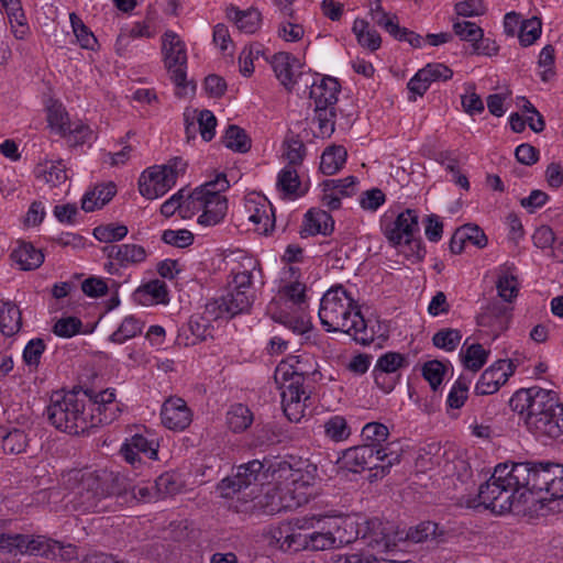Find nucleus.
<instances>
[{
  "instance_id": "21",
  "label": "nucleus",
  "mask_w": 563,
  "mask_h": 563,
  "mask_svg": "<svg viewBox=\"0 0 563 563\" xmlns=\"http://www.w3.org/2000/svg\"><path fill=\"white\" fill-rule=\"evenodd\" d=\"M516 364L511 360H498L487 367L475 385L477 395H493L504 386L516 372Z\"/></svg>"
},
{
  "instance_id": "19",
  "label": "nucleus",
  "mask_w": 563,
  "mask_h": 563,
  "mask_svg": "<svg viewBox=\"0 0 563 563\" xmlns=\"http://www.w3.org/2000/svg\"><path fill=\"white\" fill-rule=\"evenodd\" d=\"M84 472L88 477L87 485L93 486L101 500L112 496L124 495L130 489V481L120 472L108 468Z\"/></svg>"
},
{
  "instance_id": "42",
  "label": "nucleus",
  "mask_w": 563,
  "mask_h": 563,
  "mask_svg": "<svg viewBox=\"0 0 563 563\" xmlns=\"http://www.w3.org/2000/svg\"><path fill=\"white\" fill-rule=\"evenodd\" d=\"M36 175L38 178H43L45 183L49 184L52 187L64 184L68 178L66 166L62 161L40 164L36 167Z\"/></svg>"
},
{
  "instance_id": "45",
  "label": "nucleus",
  "mask_w": 563,
  "mask_h": 563,
  "mask_svg": "<svg viewBox=\"0 0 563 563\" xmlns=\"http://www.w3.org/2000/svg\"><path fill=\"white\" fill-rule=\"evenodd\" d=\"M222 142L225 147L240 153H245L251 148V139L245 131L238 125H230L223 137Z\"/></svg>"
},
{
  "instance_id": "63",
  "label": "nucleus",
  "mask_w": 563,
  "mask_h": 563,
  "mask_svg": "<svg viewBox=\"0 0 563 563\" xmlns=\"http://www.w3.org/2000/svg\"><path fill=\"white\" fill-rule=\"evenodd\" d=\"M154 488L159 498H165L169 495L178 493L180 489V484L174 474L164 473L156 478Z\"/></svg>"
},
{
  "instance_id": "34",
  "label": "nucleus",
  "mask_w": 563,
  "mask_h": 563,
  "mask_svg": "<svg viewBox=\"0 0 563 563\" xmlns=\"http://www.w3.org/2000/svg\"><path fill=\"white\" fill-rule=\"evenodd\" d=\"M115 192L117 187L113 183L96 186L93 190L86 192L82 197L81 208L86 212L100 209L113 198Z\"/></svg>"
},
{
  "instance_id": "12",
  "label": "nucleus",
  "mask_w": 563,
  "mask_h": 563,
  "mask_svg": "<svg viewBox=\"0 0 563 563\" xmlns=\"http://www.w3.org/2000/svg\"><path fill=\"white\" fill-rule=\"evenodd\" d=\"M353 541L362 539L364 543L377 553H384L397 547L404 541V531L396 530L394 523L383 521L379 518H372L357 523Z\"/></svg>"
},
{
  "instance_id": "54",
  "label": "nucleus",
  "mask_w": 563,
  "mask_h": 563,
  "mask_svg": "<svg viewBox=\"0 0 563 563\" xmlns=\"http://www.w3.org/2000/svg\"><path fill=\"white\" fill-rule=\"evenodd\" d=\"M407 365L408 362L405 355L397 352H387L378 357L374 367L385 373L398 375V369Z\"/></svg>"
},
{
  "instance_id": "2",
  "label": "nucleus",
  "mask_w": 563,
  "mask_h": 563,
  "mask_svg": "<svg viewBox=\"0 0 563 563\" xmlns=\"http://www.w3.org/2000/svg\"><path fill=\"white\" fill-rule=\"evenodd\" d=\"M509 406L537 439L547 441L563 435V402L554 390L539 386L520 388Z\"/></svg>"
},
{
  "instance_id": "18",
  "label": "nucleus",
  "mask_w": 563,
  "mask_h": 563,
  "mask_svg": "<svg viewBox=\"0 0 563 563\" xmlns=\"http://www.w3.org/2000/svg\"><path fill=\"white\" fill-rule=\"evenodd\" d=\"M69 481L75 483L70 494L71 508L80 512H99L104 510L102 500L92 485L88 484V477L82 471H74L69 474Z\"/></svg>"
},
{
  "instance_id": "33",
  "label": "nucleus",
  "mask_w": 563,
  "mask_h": 563,
  "mask_svg": "<svg viewBox=\"0 0 563 563\" xmlns=\"http://www.w3.org/2000/svg\"><path fill=\"white\" fill-rule=\"evenodd\" d=\"M319 428L323 437L333 443L344 442L352 434V428L346 418L340 415L329 417Z\"/></svg>"
},
{
  "instance_id": "64",
  "label": "nucleus",
  "mask_w": 563,
  "mask_h": 563,
  "mask_svg": "<svg viewBox=\"0 0 563 563\" xmlns=\"http://www.w3.org/2000/svg\"><path fill=\"white\" fill-rule=\"evenodd\" d=\"M92 134L93 132L89 125L81 121H75L69 124L66 136L73 145H81L89 142L92 139Z\"/></svg>"
},
{
  "instance_id": "10",
  "label": "nucleus",
  "mask_w": 563,
  "mask_h": 563,
  "mask_svg": "<svg viewBox=\"0 0 563 563\" xmlns=\"http://www.w3.org/2000/svg\"><path fill=\"white\" fill-rule=\"evenodd\" d=\"M400 461L397 452H385L365 444L346 449L340 457L341 466L353 473L375 470V476H384L389 468Z\"/></svg>"
},
{
  "instance_id": "53",
  "label": "nucleus",
  "mask_w": 563,
  "mask_h": 563,
  "mask_svg": "<svg viewBox=\"0 0 563 563\" xmlns=\"http://www.w3.org/2000/svg\"><path fill=\"white\" fill-rule=\"evenodd\" d=\"M542 32V22L539 18L533 16L531 19L525 20L520 24L519 30V41L521 45L529 46L532 45L541 35Z\"/></svg>"
},
{
  "instance_id": "8",
  "label": "nucleus",
  "mask_w": 563,
  "mask_h": 563,
  "mask_svg": "<svg viewBox=\"0 0 563 563\" xmlns=\"http://www.w3.org/2000/svg\"><path fill=\"white\" fill-rule=\"evenodd\" d=\"M316 521L308 534V551L340 549L353 542L354 523L324 515L311 516Z\"/></svg>"
},
{
  "instance_id": "38",
  "label": "nucleus",
  "mask_w": 563,
  "mask_h": 563,
  "mask_svg": "<svg viewBox=\"0 0 563 563\" xmlns=\"http://www.w3.org/2000/svg\"><path fill=\"white\" fill-rule=\"evenodd\" d=\"M489 353V350L484 349L479 343L467 345L465 342L460 352V356L465 368L477 372L487 362Z\"/></svg>"
},
{
  "instance_id": "37",
  "label": "nucleus",
  "mask_w": 563,
  "mask_h": 563,
  "mask_svg": "<svg viewBox=\"0 0 563 563\" xmlns=\"http://www.w3.org/2000/svg\"><path fill=\"white\" fill-rule=\"evenodd\" d=\"M347 152L342 145H332L321 155L320 170L324 175H334L346 162Z\"/></svg>"
},
{
  "instance_id": "23",
  "label": "nucleus",
  "mask_w": 563,
  "mask_h": 563,
  "mask_svg": "<svg viewBox=\"0 0 563 563\" xmlns=\"http://www.w3.org/2000/svg\"><path fill=\"white\" fill-rule=\"evenodd\" d=\"M0 549L8 552L16 551L32 555H46L49 550V540L42 536L0 533Z\"/></svg>"
},
{
  "instance_id": "31",
  "label": "nucleus",
  "mask_w": 563,
  "mask_h": 563,
  "mask_svg": "<svg viewBox=\"0 0 563 563\" xmlns=\"http://www.w3.org/2000/svg\"><path fill=\"white\" fill-rule=\"evenodd\" d=\"M509 308L500 301L489 302L477 317L481 327L492 328L494 331H504L509 321Z\"/></svg>"
},
{
  "instance_id": "13",
  "label": "nucleus",
  "mask_w": 563,
  "mask_h": 563,
  "mask_svg": "<svg viewBox=\"0 0 563 563\" xmlns=\"http://www.w3.org/2000/svg\"><path fill=\"white\" fill-rule=\"evenodd\" d=\"M162 53L165 67L177 88L176 95L180 97L186 95L188 86L186 79L187 52L185 43L174 31L168 30L162 35Z\"/></svg>"
},
{
  "instance_id": "40",
  "label": "nucleus",
  "mask_w": 563,
  "mask_h": 563,
  "mask_svg": "<svg viewBox=\"0 0 563 563\" xmlns=\"http://www.w3.org/2000/svg\"><path fill=\"white\" fill-rule=\"evenodd\" d=\"M254 417L250 408L243 404H235L227 412V423L229 428L240 433L245 431L253 423Z\"/></svg>"
},
{
  "instance_id": "11",
  "label": "nucleus",
  "mask_w": 563,
  "mask_h": 563,
  "mask_svg": "<svg viewBox=\"0 0 563 563\" xmlns=\"http://www.w3.org/2000/svg\"><path fill=\"white\" fill-rule=\"evenodd\" d=\"M187 169L181 157H173L166 164L155 165L144 170L139 179L140 194L146 199L164 196L175 185L179 176Z\"/></svg>"
},
{
  "instance_id": "16",
  "label": "nucleus",
  "mask_w": 563,
  "mask_h": 563,
  "mask_svg": "<svg viewBox=\"0 0 563 563\" xmlns=\"http://www.w3.org/2000/svg\"><path fill=\"white\" fill-rule=\"evenodd\" d=\"M311 517L297 518L292 523L282 526L274 531L273 538L282 551L299 552L308 550L309 530L316 525Z\"/></svg>"
},
{
  "instance_id": "14",
  "label": "nucleus",
  "mask_w": 563,
  "mask_h": 563,
  "mask_svg": "<svg viewBox=\"0 0 563 563\" xmlns=\"http://www.w3.org/2000/svg\"><path fill=\"white\" fill-rule=\"evenodd\" d=\"M382 225L384 235L391 245H410L413 243L417 246V257H423L424 250L420 245L421 242L415 238L419 232V216L416 210L406 209L398 213L394 220L385 218Z\"/></svg>"
},
{
  "instance_id": "51",
  "label": "nucleus",
  "mask_w": 563,
  "mask_h": 563,
  "mask_svg": "<svg viewBox=\"0 0 563 563\" xmlns=\"http://www.w3.org/2000/svg\"><path fill=\"white\" fill-rule=\"evenodd\" d=\"M437 531L438 525L435 522L424 521L413 528H410L407 532L404 531V537L405 540L408 539L412 542L419 543L424 542L429 539H439L440 534H438Z\"/></svg>"
},
{
  "instance_id": "56",
  "label": "nucleus",
  "mask_w": 563,
  "mask_h": 563,
  "mask_svg": "<svg viewBox=\"0 0 563 563\" xmlns=\"http://www.w3.org/2000/svg\"><path fill=\"white\" fill-rule=\"evenodd\" d=\"M262 54L260 44L245 46L239 56L240 71L243 76L250 77L254 73V60Z\"/></svg>"
},
{
  "instance_id": "52",
  "label": "nucleus",
  "mask_w": 563,
  "mask_h": 563,
  "mask_svg": "<svg viewBox=\"0 0 563 563\" xmlns=\"http://www.w3.org/2000/svg\"><path fill=\"white\" fill-rule=\"evenodd\" d=\"M129 233L128 227L123 224L109 223L93 229V236L104 243H112L123 240Z\"/></svg>"
},
{
  "instance_id": "3",
  "label": "nucleus",
  "mask_w": 563,
  "mask_h": 563,
  "mask_svg": "<svg viewBox=\"0 0 563 563\" xmlns=\"http://www.w3.org/2000/svg\"><path fill=\"white\" fill-rule=\"evenodd\" d=\"M318 314L327 332H344L363 345L374 341V331L365 321L356 300L343 286L332 287L323 295Z\"/></svg>"
},
{
  "instance_id": "15",
  "label": "nucleus",
  "mask_w": 563,
  "mask_h": 563,
  "mask_svg": "<svg viewBox=\"0 0 563 563\" xmlns=\"http://www.w3.org/2000/svg\"><path fill=\"white\" fill-rule=\"evenodd\" d=\"M553 463H515V474L512 475L517 483H520L522 492L527 493L528 504L548 499L545 496L534 498V495L545 493L553 477Z\"/></svg>"
},
{
  "instance_id": "1",
  "label": "nucleus",
  "mask_w": 563,
  "mask_h": 563,
  "mask_svg": "<svg viewBox=\"0 0 563 563\" xmlns=\"http://www.w3.org/2000/svg\"><path fill=\"white\" fill-rule=\"evenodd\" d=\"M114 390L91 389L56 391L51 397L47 417L58 430L80 434L91 428L111 423L118 416Z\"/></svg>"
},
{
  "instance_id": "25",
  "label": "nucleus",
  "mask_w": 563,
  "mask_h": 563,
  "mask_svg": "<svg viewBox=\"0 0 563 563\" xmlns=\"http://www.w3.org/2000/svg\"><path fill=\"white\" fill-rule=\"evenodd\" d=\"M255 273L262 274V269L256 260L247 258L233 269L229 276L228 289L245 291L250 298L255 300L254 278Z\"/></svg>"
},
{
  "instance_id": "46",
  "label": "nucleus",
  "mask_w": 563,
  "mask_h": 563,
  "mask_svg": "<svg viewBox=\"0 0 563 563\" xmlns=\"http://www.w3.org/2000/svg\"><path fill=\"white\" fill-rule=\"evenodd\" d=\"M69 19L78 44L85 49H96L98 45L97 37L84 23V21L74 12L69 14Z\"/></svg>"
},
{
  "instance_id": "59",
  "label": "nucleus",
  "mask_w": 563,
  "mask_h": 563,
  "mask_svg": "<svg viewBox=\"0 0 563 563\" xmlns=\"http://www.w3.org/2000/svg\"><path fill=\"white\" fill-rule=\"evenodd\" d=\"M453 32L462 41L470 42L472 45L483 36V29L475 22L456 21L453 23Z\"/></svg>"
},
{
  "instance_id": "24",
  "label": "nucleus",
  "mask_w": 563,
  "mask_h": 563,
  "mask_svg": "<svg viewBox=\"0 0 563 563\" xmlns=\"http://www.w3.org/2000/svg\"><path fill=\"white\" fill-rule=\"evenodd\" d=\"M161 419L167 429L183 431L191 423L192 412L183 398L172 396L162 406Z\"/></svg>"
},
{
  "instance_id": "4",
  "label": "nucleus",
  "mask_w": 563,
  "mask_h": 563,
  "mask_svg": "<svg viewBox=\"0 0 563 563\" xmlns=\"http://www.w3.org/2000/svg\"><path fill=\"white\" fill-rule=\"evenodd\" d=\"M272 476L277 484L268 486L263 496L256 494L254 507L261 508L267 515H274L308 501L310 482L300 470L294 468L287 462H279L273 468Z\"/></svg>"
},
{
  "instance_id": "43",
  "label": "nucleus",
  "mask_w": 563,
  "mask_h": 563,
  "mask_svg": "<svg viewBox=\"0 0 563 563\" xmlns=\"http://www.w3.org/2000/svg\"><path fill=\"white\" fill-rule=\"evenodd\" d=\"M353 32L356 35L357 42L363 47L371 49L372 52L378 49L382 44L379 33L369 27L368 22L362 19H356L353 24Z\"/></svg>"
},
{
  "instance_id": "7",
  "label": "nucleus",
  "mask_w": 563,
  "mask_h": 563,
  "mask_svg": "<svg viewBox=\"0 0 563 563\" xmlns=\"http://www.w3.org/2000/svg\"><path fill=\"white\" fill-rule=\"evenodd\" d=\"M230 184L224 174H218L213 180L197 187L185 199V208L190 217L199 213L197 222L200 225L212 227L219 224L228 211V200L222 195Z\"/></svg>"
},
{
  "instance_id": "5",
  "label": "nucleus",
  "mask_w": 563,
  "mask_h": 563,
  "mask_svg": "<svg viewBox=\"0 0 563 563\" xmlns=\"http://www.w3.org/2000/svg\"><path fill=\"white\" fill-rule=\"evenodd\" d=\"M302 356H289L282 361L274 373V380L280 390L282 408L291 422H299L311 404V391L305 386L308 372Z\"/></svg>"
},
{
  "instance_id": "22",
  "label": "nucleus",
  "mask_w": 563,
  "mask_h": 563,
  "mask_svg": "<svg viewBox=\"0 0 563 563\" xmlns=\"http://www.w3.org/2000/svg\"><path fill=\"white\" fill-rule=\"evenodd\" d=\"M158 448L159 444L154 438L136 433L125 440L120 449V454L126 463L136 466L141 464L142 456L153 461L157 460Z\"/></svg>"
},
{
  "instance_id": "26",
  "label": "nucleus",
  "mask_w": 563,
  "mask_h": 563,
  "mask_svg": "<svg viewBox=\"0 0 563 563\" xmlns=\"http://www.w3.org/2000/svg\"><path fill=\"white\" fill-rule=\"evenodd\" d=\"M272 68L280 84L290 90L297 82V77L301 76L300 60L290 53L279 52L271 60Z\"/></svg>"
},
{
  "instance_id": "9",
  "label": "nucleus",
  "mask_w": 563,
  "mask_h": 563,
  "mask_svg": "<svg viewBox=\"0 0 563 563\" xmlns=\"http://www.w3.org/2000/svg\"><path fill=\"white\" fill-rule=\"evenodd\" d=\"M265 464L258 460L250 461L238 466L236 473L223 478L217 486L221 497L232 498L235 495L239 500H254L258 493V486L266 477Z\"/></svg>"
},
{
  "instance_id": "39",
  "label": "nucleus",
  "mask_w": 563,
  "mask_h": 563,
  "mask_svg": "<svg viewBox=\"0 0 563 563\" xmlns=\"http://www.w3.org/2000/svg\"><path fill=\"white\" fill-rule=\"evenodd\" d=\"M22 325L21 311L15 305L0 301V331L5 336L15 334Z\"/></svg>"
},
{
  "instance_id": "36",
  "label": "nucleus",
  "mask_w": 563,
  "mask_h": 563,
  "mask_svg": "<svg viewBox=\"0 0 563 563\" xmlns=\"http://www.w3.org/2000/svg\"><path fill=\"white\" fill-rule=\"evenodd\" d=\"M388 437V428L380 422H368L362 429L365 445H373V448L383 449L385 452H394L391 450L393 443L387 442Z\"/></svg>"
},
{
  "instance_id": "60",
  "label": "nucleus",
  "mask_w": 563,
  "mask_h": 563,
  "mask_svg": "<svg viewBox=\"0 0 563 563\" xmlns=\"http://www.w3.org/2000/svg\"><path fill=\"white\" fill-rule=\"evenodd\" d=\"M184 189H180L161 206V213L164 217L169 218L174 216L176 211H179L181 218L190 217V211L185 208L186 198L184 196Z\"/></svg>"
},
{
  "instance_id": "57",
  "label": "nucleus",
  "mask_w": 563,
  "mask_h": 563,
  "mask_svg": "<svg viewBox=\"0 0 563 563\" xmlns=\"http://www.w3.org/2000/svg\"><path fill=\"white\" fill-rule=\"evenodd\" d=\"M496 287L498 296L506 302H511L518 296V280L511 274H501L498 277Z\"/></svg>"
},
{
  "instance_id": "61",
  "label": "nucleus",
  "mask_w": 563,
  "mask_h": 563,
  "mask_svg": "<svg viewBox=\"0 0 563 563\" xmlns=\"http://www.w3.org/2000/svg\"><path fill=\"white\" fill-rule=\"evenodd\" d=\"M357 178L354 176H347L342 179H328L323 181V187L327 190H334L342 197H351L356 191Z\"/></svg>"
},
{
  "instance_id": "17",
  "label": "nucleus",
  "mask_w": 563,
  "mask_h": 563,
  "mask_svg": "<svg viewBox=\"0 0 563 563\" xmlns=\"http://www.w3.org/2000/svg\"><path fill=\"white\" fill-rule=\"evenodd\" d=\"M102 252L108 258L104 269L111 275H118L121 268L136 266L147 257L146 250L134 243L109 244L102 247Z\"/></svg>"
},
{
  "instance_id": "20",
  "label": "nucleus",
  "mask_w": 563,
  "mask_h": 563,
  "mask_svg": "<svg viewBox=\"0 0 563 563\" xmlns=\"http://www.w3.org/2000/svg\"><path fill=\"white\" fill-rule=\"evenodd\" d=\"M245 212L253 230L262 235H269L275 229V211L266 197L254 195L245 199Z\"/></svg>"
},
{
  "instance_id": "30",
  "label": "nucleus",
  "mask_w": 563,
  "mask_h": 563,
  "mask_svg": "<svg viewBox=\"0 0 563 563\" xmlns=\"http://www.w3.org/2000/svg\"><path fill=\"white\" fill-rule=\"evenodd\" d=\"M375 23L399 41H406L413 47H420L422 37L406 27H400L396 18H390L386 12L379 10L374 14Z\"/></svg>"
},
{
  "instance_id": "62",
  "label": "nucleus",
  "mask_w": 563,
  "mask_h": 563,
  "mask_svg": "<svg viewBox=\"0 0 563 563\" xmlns=\"http://www.w3.org/2000/svg\"><path fill=\"white\" fill-rule=\"evenodd\" d=\"M82 322L76 317H67L58 319L54 327L53 332L60 338H71L80 332Z\"/></svg>"
},
{
  "instance_id": "50",
  "label": "nucleus",
  "mask_w": 563,
  "mask_h": 563,
  "mask_svg": "<svg viewBox=\"0 0 563 563\" xmlns=\"http://www.w3.org/2000/svg\"><path fill=\"white\" fill-rule=\"evenodd\" d=\"M140 299L151 297L150 301L155 303H166L168 301V291L165 282L154 279L141 286L135 294Z\"/></svg>"
},
{
  "instance_id": "6",
  "label": "nucleus",
  "mask_w": 563,
  "mask_h": 563,
  "mask_svg": "<svg viewBox=\"0 0 563 563\" xmlns=\"http://www.w3.org/2000/svg\"><path fill=\"white\" fill-rule=\"evenodd\" d=\"M515 463L498 464L489 479L479 486V505L493 512L503 515L514 509L521 511L528 505L527 493L514 478Z\"/></svg>"
},
{
  "instance_id": "58",
  "label": "nucleus",
  "mask_w": 563,
  "mask_h": 563,
  "mask_svg": "<svg viewBox=\"0 0 563 563\" xmlns=\"http://www.w3.org/2000/svg\"><path fill=\"white\" fill-rule=\"evenodd\" d=\"M445 374V366L438 360L424 363L422 367V376L430 384L433 390L442 384Z\"/></svg>"
},
{
  "instance_id": "27",
  "label": "nucleus",
  "mask_w": 563,
  "mask_h": 563,
  "mask_svg": "<svg viewBox=\"0 0 563 563\" xmlns=\"http://www.w3.org/2000/svg\"><path fill=\"white\" fill-rule=\"evenodd\" d=\"M341 86L336 78L316 76L310 86L309 97L317 104H335Z\"/></svg>"
},
{
  "instance_id": "32",
  "label": "nucleus",
  "mask_w": 563,
  "mask_h": 563,
  "mask_svg": "<svg viewBox=\"0 0 563 563\" xmlns=\"http://www.w3.org/2000/svg\"><path fill=\"white\" fill-rule=\"evenodd\" d=\"M245 294V291L227 288V294L217 301L220 311L230 317L249 311L254 300Z\"/></svg>"
},
{
  "instance_id": "41",
  "label": "nucleus",
  "mask_w": 563,
  "mask_h": 563,
  "mask_svg": "<svg viewBox=\"0 0 563 563\" xmlns=\"http://www.w3.org/2000/svg\"><path fill=\"white\" fill-rule=\"evenodd\" d=\"M27 445V437L20 429H12L0 426V446L4 453L19 454L22 453Z\"/></svg>"
},
{
  "instance_id": "48",
  "label": "nucleus",
  "mask_w": 563,
  "mask_h": 563,
  "mask_svg": "<svg viewBox=\"0 0 563 563\" xmlns=\"http://www.w3.org/2000/svg\"><path fill=\"white\" fill-rule=\"evenodd\" d=\"M47 121L49 126L62 136L67 135V130L69 129L71 121L69 120V115L62 103L53 102L47 108Z\"/></svg>"
},
{
  "instance_id": "29",
  "label": "nucleus",
  "mask_w": 563,
  "mask_h": 563,
  "mask_svg": "<svg viewBox=\"0 0 563 563\" xmlns=\"http://www.w3.org/2000/svg\"><path fill=\"white\" fill-rule=\"evenodd\" d=\"M334 229L332 216L321 209H310L306 216L300 229L301 236L316 234H330Z\"/></svg>"
},
{
  "instance_id": "44",
  "label": "nucleus",
  "mask_w": 563,
  "mask_h": 563,
  "mask_svg": "<svg viewBox=\"0 0 563 563\" xmlns=\"http://www.w3.org/2000/svg\"><path fill=\"white\" fill-rule=\"evenodd\" d=\"M143 322L134 316L125 317L119 328L110 335L109 340L115 344H122L125 341L141 334Z\"/></svg>"
},
{
  "instance_id": "28",
  "label": "nucleus",
  "mask_w": 563,
  "mask_h": 563,
  "mask_svg": "<svg viewBox=\"0 0 563 563\" xmlns=\"http://www.w3.org/2000/svg\"><path fill=\"white\" fill-rule=\"evenodd\" d=\"M225 14L228 20L245 34H254L262 25V13L255 8L241 10L236 5L230 4Z\"/></svg>"
},
{
  "instance_id": "47",
  "label": "nucleus",
  "mask_w": 563,
  "mask_h": 563,
  "mask_svg": "<svg viewBox=\"0 0 563 563\" xmlns=\"http://www.w3.org/2000/svg\"><path fill=\"white\" fill-rule=\"evenodd\" d=\"M300 179L294 166H286L278 174L277 186L280 191L287 196H300L303 191L300 189Z\"/></svg>"
},
{
  "instance_id": "35",
  "label": "nucleus",
  "mask_w": 563,
  "mask_h": 563,
  "mask_svg": "<svg viewBox=\"0 0 563 563\" xmlns=\"http://www.w3.org/2000/svg\"><path fill=\"white\" fill-rule=\"evenodd\" d=\"M11 258L23 271H31L40 267L44 261V254L31 243L22 242L11 253Z\"/></svg>"
},
{
  "instance_id": "49",
  "label": "nucleus",
  "mask_w": 563,
  "mask_h": 563,
  "mask_svg": "<svg viewBox=\"0 0 563 563\" xmlns=\"http://www.w3.org/2000/svg\"><path fill=\"white\" fill-rule=\"evenodd\" d=\"M462 340V333L459 329L443 328L432 336V343L435 347L446 352L454 351Z\"/></svg>"
},
{
  "instance_id": "55",
  "label": "nucleus",
  "mask_w": 563,
  "mask_h": 563,
  "mask_svg": "<svg viewBox=\"0 0 563 563\" xmlns=\"http://www.w3.org/2000/svg\"><path fill=\"white\" fill-rule=\"evenodd\" d=\"M285 156L288 159V166L301 164L306 155V146L298 135L288 136L285 142Z\"/></svg>"
}]
</instances>
